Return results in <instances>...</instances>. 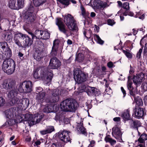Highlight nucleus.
I'll return each instance as SVG.
<instances>
[{"label": "nucleus", "instance_id": "nucleus-1", "mask_svg": "<svg viewBox=\"0 0 147 147\" xmlns=\"http://www.w3.org/2000/svg\"><path fill=\"white\" fill-rule=\"evenodd\" d=\"M44 115L42 113H37L35 114L34 116L31 114H26L25 115L18 114L16 116V120L18 122L20 123L23 121H28L30 126H32L38 123L41 121Z\"/></svg>", "mask_w": 147, "mask_h": 147}, {"label": "nucleus", "instance_id": "nucleus-2", "mask_svg": "<svg viewBox=\"0 0 147 147\" xmlns=\"http://www.w3.org/2000/svg\"><path fill=\"white\" fill-rule=\"evenodd\" d=\"M33 76L35 79L40 78L42 80L47 83L51 82L53 76V71L44 67H39L34 69Z\"/></svg>", "mask_w": 147, "mask_h": 147}, {"label": "nucleus", "instance_id": "nucleus-3", "mask_svg": "<svg viewBox=\"0 0 147 147\" xmlns=\"http://www.w3.org/2000/svg\"><path fill=\"white\" fill-rule=\"evenodd\" d=\"M1 88L7 90H10L8 93V96L10 98L17 96L18 91L16 89V82L12 79L8 78L4 80L1 85Z\"/></svg>", "mask_w": 147, "mask_h": 147}, {"label": "nucleus", "instance_id": "nucleus-4", "mask_svg": "<svg viewBox=\"0 0 147 147\" xmlns=\"http://www.w3.org/2000/svg\"><path fill=\"white\" fill-rule=\"evenodd\" d=\"M61 110L67 112H74L78 104L74 100L66 99L60 103Z\"/></svg>", "mask_w": 147, "mask_h": 147}, {"label": "nucleus", "instance_id": "nucleus-5", "mask_svg": "<svg viewBox=\"0 0 147 147\" xmlns=\"http://www.w3.org/2000/svg\"><path fill=\"white\" fill-rule=\"evenodd\" d=\"M16 63L12 59L5 60L2 65L3 71L8 75H11L14 72L16 68Z\"/></svg>", "mask_w": 147, "mask_h": 147}, {"label": "nucleus", "instance_id": "nucleus-6", "mask_svg": "<svg viewBox=\"0 0 147 147\" xmlns=\"http://www.w3.org/2000/svg\"><path fill=\"white\" fill-rule=\"evenodd\" d=\"M12 53L7 42H0V59H4L10 58Z\"/></svg>", "mask_w": 147, "mask_h": 147}, {"label": "nucleus", "instance_id": "nucleus-7", "mask_svg": "<svg viewBox=\"0 0 147 147\" xmlns=\"http://www.w3.org/2000/svg\"><path fill=\"white\" fill-rule=\"evenodd\" d=\"M64 22L70 30L76 31L78 29V27L74 17L70 14H68L65 16Z\"/></svg>", "mask_w": 147, "mask_h": 147}, {"label": "nucleus", "instance_id": "nucleus-8", "mask_svg": "<svg viewBox=\"0 0 147 147\" xmlns=\"http://www.w3.org/2000/svg\"><path fill=\"white\" fill-rule=\"evenodd\" d=\"M56 24L58 26L60 32L64 34L67 37L71 35L69 31L64 23L62 18H57L56 19Z\"/></svg>", "mask_w": 147, "mask_h": 147}, {"label": "nucleus", "instance_id": "nucleus-9", "mask_svg": "<svg viewBox=\"0 0 147 147\" xmlns=\"http://www.w3.org/2000/svg\"><path fill=\"white\" fill-rule=\"evenodd\" d=\"M11 99L10 103H11L12 105H18V107H20H20L26 108L29 104V100L27 98H23L19 100L17 97V96L13 97Z\"/></svg>", "mask_w": 147, "mask_h": 147}, {"label": "nucleus", "instance_id": "nucleus-10", "mask_svg": "<svg viewBox=\"0 0 147 147\" xmlns=\"http://www.w3.org/2000/svg\"><path fill=\"white\" fill-rule=\"evenodd\" d=\"M36 9L33 6L30 5L27 10L25 16V20L26 22H32L36 19V14L34 13Z\"/></svg>", "mask_w": 147, "mask_h": 147}, {"label": "nucleus", "instance_id": "nucleus-11", "mask_svg": "<svg viewBox=\"0 0 147 147\" xmlns=\"http://www.w3.org/2000/svg\"><path fill=\"white\" fill-rule=\"evenodd\" d=\"M74 78L75 81L79 84L85 82L87 79L86 75L78 68L74 71Z\"/></svg>", "mask_w": 147, "mask_h": 147}, {"label": "nucleus", "instance_id": "nucleus-12", "mask_svg": "<svg viewBox=\"0 0 147 147\" xmlns=\"http://www.w3.org/2000/svg\"><path fill=\"white\" fill-rule=\"evenodd\" d=\"M70 132L68 131L64 130L60 131L58 133V137L60 140L65 142H70V139L69 136Z\"/></svg>", "mask_w": 147, "mask_h": 147}, {"label": "nucleus", "instance_id": "nucleus-13", "mask_svg": "<svg viewBox=\"0 0 147 147\" xmlns=\"http://www.w3.org/2000/svg\"><path fill=\"white\" fill-rule=\"evenodd\" d=\"M25 36H26L25 34H23L18 31L14 33L13 38L14 43L16 44L19 48H23L21 42L20 41L19 39L20 38L23 39V37Z\"/></svg>", "mask_w": 147, "mask_h": 147}, {"label": "nucleus", "instance_id": "nucleus-14", "mask_svg": "<svg viewBox=\"0 0 147 147\" xmlns=\"http://www.w3.org/2000/svg\"><path fill=\"white\" fill-rule=\"evenodd\" d=\"M61 65V62L56 57H54L50 61L49 67L51 69H58Z\"/></svg>", "mask_w": 147, "mask_h": 147}, {"label": "nucleus", "instance_id": "nucleus-15", "mask_svg": "<svg viewBox=\"0 0 147 147\" xmlns=\"http://www.w3.org/2000/svg\"><path fill=\"white\" fill-rule=\"evenodd\" d=\"M52 94L48 98V102H58L59 98V90L57 89L52 90Z\"/></svg>", "mask_w": 147, "mask_h": 147}, {"label": "nucleus", "instance_id": "nucleus-16", "mask_svg": "<svg viewBox=\"0 0 147 147\" xmlns=\"http://www.w3.org/2000/svg\"><path fill=\"white\" fill-rule=\"evenodd\" d=\"M6 117L9 119L14 118L18 114V111L16 107L11 108L5 111Z\"/></svg>", "mask_w": 147, "mask_h": 147}, {"label": "nucleus", "instance_id": "nucleus-17", "mask_svg": "<svg viewBox=\"0 0 147 147\" xmlns=\"http://www.w3.org/2000/svg\"><path fill=\"white\" fill-rule=\"evenodd\" d=\"M135 117L139 119L142 118L146 114L145 109L143 108L136 107L134 110Z\"/></svg>", "mask_w": 147, "mask_h": 147}, {"label": "nucleus", "instance_id": "nucleus-18", "mask_svg": "<svg viewBox=\"0 0 147 147\" xmlns=\"http://www.w3.org/2000/svg\"><path fill=\"white\" fill-rule=\"evenodd\" d=\"M59 46V42H56L55 40H54L52 48V50L50 53L51 56L55 57L57 55Z\"/></svg>", "mask_w": 147, "mask_h": 147}, {"label": "nucleus", "instance_id": "nucleus-19", "mask_svg": "<svg viewBox=\"0 0 147 147\" xmlns=\"http://www.w3.org/2000/svg\"><path fill=\"white\" fill-rule=\"evenodd\" d=\"M112 134L113 137L117 139H118L121 137L122 133L118 127H114L112 128Z\"/></svg>", "mask_w": 147, "mask_h": 147}, {"label": "nucleus", "instance_id": "nucleus-20", "mask_svg": "<svg viewBox=\"0 0 147 147\" xmlns=\"http://www.w3.org/2000/svg\"><path fill=\"white\" fill-rule=\"evenodd\" d=\"M144 77V75L141 73L138 74H136L133 78V80L134 83L136 85H138L142 82V79Z\"/></svg>", "mask_w": 147, "mask_h": 147}, {"label": "nucleus", "instance_id": "nucleus-21", "mask_svg": "<svg viewBox=\"0 0 147 147\" xmlns=\"http://www.w3.org/2000/svg\"><path fill=\"white\" fill-rule=\"evenodd\" d=\"M24 86L25 93H30L32 91V82L30 81L23 82Z\"/></svg>", "mask_w": 147, "mask_h": 147}, {"label": "nucleus", "instance_id": "nucleus-22", "mask_svg": "<svg viewBox=\"0 0 147 147\" xmlns=\"http://www.w3.org/2000/svg\"><path fill=\"white\" fill-rule=\"evenodd\" d=\"M36 99L39 103H43L45 100V98L46 95V93L42 92L39 93H36Z\"/></svg>", "mask_w": 147, "mask_h": 147}, {"label": "nucleus", "instance_id": "nucleus-23", "mask_svg": "<svg viewBox=\"0 0 147 147\" xmlns=\"http://www.w3.org/2000/svg\"><path fill=\"white\" fill-rule=\"evenodd\" d=\"M77 130L80 132L81 133L87 136V133L86 129L84 127L83 121H81L80 123H78L77 127Z\"/></svg>", "mask_w": 147, "mask_h": 147}, {"label": "nucleus", "instance_id": "nucleus-24", "mask_svg": "<svg viewBox=\"0 0 147 147\" xmlns=\"http://www.w3.org/2000/svg\"><path fill=\"white\" fill-rule=\"evenodd\" d=\"M129 123L131 128L136 129L138 130V127L141 125L140 122L137 120H133L131 119Z\"/></svg>", "mask_w": 147, "mask_h": 147}, {"label": "nucleus", "instance_id": "nucleus-25", "mask_svg": "<svg viewBox=\"0 0 147 147\" xmlns=\"http://www.w3.org/2000/svg\"><path fill=\"white\" fill-rule=\"evenodd\" d=\"M121 117L125 121H130L131 120V118L129 109L125 110L123 111L121 114Z\"/></svg>", "mask_w": 147, "mask_h": 147}, {"label": "nucleus", "instance_id": "nucleus-26", "mask_svg": "<svg viewBox=\"0 0 147 147\" xmlns=\"http://www.w3.org/2000/svg\"><path fill=\"white\" fill-rule=\"evenodd\" d=\"M2 36L5 40L9 42L11 41L13 38L12 34L10 32H4L2 35Z\"/></svg>", "mask_w": 147, "mask_h": 147}, {"label": "nucleus", "instance_id": "nucleus-27", "mask_svg": "<svg viewBox=\"0 0 147 147\" xmlns=\"http://www.w3.org/2000/svg\"><path fill=\"white\" fill-rule=\"evenodd\" d=\"M87 49L86 48L81 47H79L78 51V53L77 57H76V58L78 60H80V57L81 56L82 59H83L84 57V55L86 52Z\"/></svg>", "mask_w": 147, "mask_h": 147}, {"label": "nucleus", "instance_id": "nucleus-28", "mask_svg": "<svg viewBox=\"0 0 147 147\" xmlns=\"http://www.w3.org/2000/svg\"><path fill=\"white\" fill-rule=\"evenodd\" d=\"M26 36L24 37L23 39L25 38V43L23 47H26L30 46L32 44L33 42V40L30 37H29L28 35L25 34Z\"/></svg>", "mask_w": 147, "mask_h": 147}, {"label": "nucleus", "instance_id": "nucleus-29", "mask_svg": "<svg viewBox=\"0 0 147 147\" xmlns=\"http://www.w3.org/2000/svg\"><path fill=\"white\" fill-rule=\"evenodd\" d=\"M34 57L37 61H40L42 58L41 51L40 50H36L34 53Z\"/></svg>", "mask_w": 147, "mask_h": 147}, {"label": "nucleus", "instance_id": "nucleus-30", "mask_svg": "<svg viewBox=\"0 0 147 147\" xmlns=\"http://www.w3.org/2000/svg\"><path fill=\"white\" fill-rule=\"evenodd\" d=\"M105 140L106 142L109 143L112 146H113L116 143V141L111 138L109 135H106L105 138Z\"/></svg>", "mask_w": 147, "mask_h": 147}, {"label": "nucleus", "instance_id": "nucleus-31", "mask_svg": "<svg viewBox=\"0 0 147 147\" xmlns=\"http://www.w3.org/2000/svg\"><path fill=\"white\" fill-rule=\"evenodd\" d=\"M42 108V111L45 113H48L53 111V106L51 105L47 104L44 106Z\"/></svg>", "mask_w": 147, "mask_h": 147}, {"label": "nucleus", "instance_id": "nucleus-32", "mask_svg": "<svg viewBox=\"0 0 147 147\" xmlns=\"http://www.w3.org/2000/svg\"><path fill=\"white\" fill-rule=\"evenodd\" d=\"M16 0H10L9 2V6L11 9H17Z\"/></svg>", "mask_w": 147, "mask_h": 147}, {"label": "nucleus", "instance_id": "nucleus-33", "mask_svg": "<svg viewBox=\"0 0 147 147\" xmlns=\"http://www.w3.org/2000/svg\"><path fill=\"white\" fill-rule=\"evenodd\" d=\"M47 0H33V3L36 7L42 5L46 2Z\"/></svg>", "mask_w": 147, "mask_h": 147}, {"label": "nucleus", "instance_id": "nucleus-34", "mask_svg": "<svg viewBox=\"0 0 147 147\" xmlns=\"http://www.w3.org/2000/svg\"><path fill=\"white\" fill-rule=\"evenodd\" d=\"M83 33L84 37L87 39L90 38L91 36H92V32L90 30H84L83 31Z\"/></svg>", "mask_w": 147, "mask_h": 147}, {"label": "nucleus", "instance_id": "nucleus-35", "mask_svg": "<svg viewBox=\"0 0 147 147\" xmlns=\"http://www.w3.org/2000/svg\"><path fill=\"white\" fill-rule=\"evenodd\" d=\"M146 140H147V134L143 133L140 136L138 141L140 143H144L145 141Z\"/></svg>", "mask_w": 147, "mask_h": 147}, {"label": "nucleus", "instance_id": "nucleus-36", "mask_svg": "<svg viewBox=\"0 0 147 147\" xmlns=\"http://www.w3.org/2000/svg\"><path fill=\"white\" fill-rule=\"evenodd\" d=\"M41 39L46 40L48 39L50 37V34L49 32L46 31L42 30Z\"/></svg>", "mask_w": 147, "mask_h": 147}, {"label": "nucleus", "instance_id": "nucleus-37", "mask_svg": "<svg viewBox=\"0 0 147 147\" xmlns=\"http://www.w3.org/2000/svg\"><path fill=\"white\" fill-rule=\"evenodd\" d=\"M42 30H36L35 32L34 38L38 39H41Z\"/></svg>", "mask_w": 147, "mask_h": 147}, {"label": "nucleus", "instance_id": "nucleus-38", "mask_svg": "<svg viewBox=\"0 0 147 147\" xmlns=\"http://www.w3.org/2000/svg\"><path fill=\"white\" fill-rule=\"evenodd\" d=\"M94 37L95 40L100 45H103L104 43V41L102 40L99 36L97 34H94Z\"/></svg>", "mask_w": 147, "mask_h": 147}, {"label": "nucleus", "instance_id": "nucleus-39", "mask_svg": "<svg viewBox=\"0 0 147 147\" xmlns=\"http://www.w3.org/2000/svg\"><path fill=\"white\" fill-rule=\"evenodd\" d=\"M100 0L94 1L93 2V4H92V7L94 9H100Z\"/></svg>", "mask_w": 147, "mask_h": 147}, {"label": "nucleus", "instance_id": "nucleus-40", "mask_svg": "<svg viewBox=\"0 0 147 147\" xmlns=\"http://www.w3.org/2000/svg\"><path fill=\"white\" fill-rule=\"evenodd\" d=\"M134 101L136 102V104L139 106H142L143 105L142 99L141 98L138 96L136 98H135Z\"/></svg>", "mask_w": 147, "mask_h": 147}, {"label": "nucleus", "instance_id": "nucleus-41", "mask_svg": "<svg viewBox=\"0 0 147 147\" xmlns=\"http://www.w3.org/2000/svg\"><path fill=\"white\" fill-rule=\"evenodd\" d=\"M23 82L20 83L18 88V90L20 92L25 93Z\"/></svg>", "mask_w": 147, "mask_h": 147}, {"label": "nucleus", "instance_id": "nucleus-42", "mask_svg": "<svg viewBox=\"0 0 147 147\" xmlns=\"http://www.w3.org/2000/svg\"><path fill=\"white\" fill-rule=\"evenodd\" d=\"M17 4V8H22L24 6V0H18Z\"/></svg>", "mask_w": 147, "mask_h": 147}, {"label": "nucleus", "instance_id": "nucleus-43", "mask_svg": "<svg viewBox=\"0 0 147 147\" xmlns=\"http://www.w3.org/2000/svg\"><path fill=\"white\" fill-rule=\"evenodd\" d=\"M61 3L64 5L67 6L69 4L70 0H57Z\"/></svg>", "mask_w": 147, "mask_h": 147}, {"label": "nucleus", "instance_id": "nucleus-44", "mask_svg": "<svg viewBox=\"0 0 147 147\" xmlns=\"http://www.w3.org/2000/svg\"><path fill=\"white\" fill-rule=\"evenodd\" d=\"M48 134L51 133L55 130L54 126H49L47 127L46 129Z\"/></svg>", "mask_w": 147, "mask_h": 147}, {"label": "nucleus", "instance_id": "nucleus-45", "mask_svg": "<svg viewBox=\"0 0 147 147\" xmlns=\"http://www.w3.org/2000/svg\"><path fill=\"white\" fill-rule=\"evenodd\" d=\"M122 51L123 53L128 58L131 59L132 57V55L129 52L124 50H122Z\"/></svg>", "mask_w": 147, "mask_h": 147}, {"label": "nucleus", "instance_id": "nucleus-46", "mask_svg": "<svg viewBox=\"0 0 147 147\" xmlns=\"http://www.w3.org/2000/svg\"><path fill=\"white\" fill-rule=\"evenodd\" d=\"M122 7H123L124 9H125L127 11L129 10V2H124L123 5Z\"/></svg>", "mask_w": 147, "mask_h": 147}, {"label": "nucleus", "instance_id": "nucleus-47", "mask_svg": "<svg viewBox=\"0 0 147 147\" xmlns=\"http://www.w3.org/2000/svg\"><path fill=\"white\" fill-rule=\"evenodd\" d=\"M100 4V9L104 8L107 5L106 3L100 1H99Z\"/></svg>", "mask_w": 147, "mask_h": 147}, {"label": "nucleus", "instance_id": "nucleus-48", "mask_svg": "<svg viewBox=\"0 0 147 147\" xmlns=\"http://www.w3.org/2000/svg\"><path fill=\"white\" fill-rule=\"evenodd\" d=\"M25 30L31 36L32 39L33 40L34 38V34L32 32L31 30L27 29H25Z\"/></svg>", "mask_w": 147, "mask_h": 147}, {"label": "nucleus", "instance_id": "nucleus-49", "mask_svg": "<svg viewBox=\"0 0 147 147\" xmlns=\"http://www.w3.org/2000/svg\"><path fill=\"white\" fill-rule=\"evenodd\" d=\"M92 89H94V87L89 86L86 89V92L88 95L90 96L91 94Z\"/></svg>", "mask_w": 147, "mask_h": 147}, {"label": "nucleus", "instance_id": "nucleus-50", "mask_svg": "<svg viewBox=\"0 0 147 147\" xmlns=\"http://www.w3.org/2000/svg\"><path fill=\"white\" fill-rule=\"evenodd\" d=\"M136 16V18H138L139 19L143 20L144 18L145 15L144 14H143L141 15V12H138Z\"/></svg>", "mask_w": 147, "mask_h": 147}, {"label": "nucleus", "instance_id": "nucleus-51", "mask_svg": "<svg viewBox=\"0 0 147 147\" xmlns=\"http://www.w3.org/2000/svg\"><path fill=\"white\" fill-rule=\"evenodd\" d=\"M143 48V47H142L141 48H140L139 49L138 52L137 53L136 57L137 58L140 59V58L141 57V55L142 52Z\"/></svg>", "mask_w": 147, "mask_h": 147}, {"label": "nucleus", "instance_id": "nucleus-52", "mask_svg": "<svg viewBox=\"0 0 147 147\" xmlns=\"http://www.w3.org/2000/svg\"><path fill=\"white\" fill-rule=\"evenodd\" d=\"M5 100L2 97L0 96V107L3 106L5 104Z\"/></svg>", "mask_w": 147, "mask_h": 147}, {"label": "nucleus", "instance_id": "nucleus-53", "mask_svg": "<svg viewBox=\"0 0 147 147\" xmlns=\"http://www.w3.org/2000/svg\"><path fill=\"white\" fill-rule=\"evenodd\" d=\"M132 82L129 80L127 82V87L129 90H132L133 88L132 86Z\"/></svg>", "mask_w": 147, "mask_h": 147}, {"label": "nucleus", "instance_id": "nucleus-54", "mask_svg": "<svg viewBox=\"0 0 147 147\" xmlns=\"http://www.w3.org/2000/svg\"><path fill=\"white\" fill-rule=\"evenodd\" d=\"M107 24L109 25L112 26L115 24V22L114 20L109 19L107 20Z\"/></svg>", "mask_w": 147, "mask_h": 147}, {"label": "nucleus", "instance_id": "nucleus-55", "mask_svg": "<svg viewBox=\"0 0 147 147\" xmlns=\"http://www.w3.org/2000/svg\"><path fill=\"white\" fill-rule=\"evenodd\" d=\"M129 93L130 94L131 96V98H132V96L134 98V99H135V98H136L138 96H136V95L135 94V92H134L132 90H129Z\"/></svg>", "mask_w": 147, "mask_h": 147}, {"label": "nucleus", "instance_id": "nucleus-56", "mask_svg": "<svg viewBox=\"0 0 147 147\" xmlns=\"http://www.w3.org/2000/svg\"><path fill=\"white\" fill-rule=\"evenodd\" d=\"M107 66L109 68H111L112 67H113L115 66L114 65L113 63L111 61H110V62H108L107 63Z\"/></svg>", "mask_w": 147, "mask_h": 147}, {"label": "nucleus", "instance_id": "nucleus-57", "mask_svg": "<svg viewBox=\"0 0 147 147\" xmlns=\"http://www.w3.org/2000/svg\"><path fill=\"white\" fill-rule=\"evenodd\" d=\"M24 54L21 52H19L18 54V56L20 58L21 60H23L25 59L23 57Z\"/></svg>", "mask_w": 147, "mask_h": 147}, {"label": "nucleus", "instance_id": "nucleus-58", "mask_svg": "<svg viewBox=\"0 0 147 147\" xmlns=\"http://www.w3.org/2000/svg\"><path fill=\"white\" fill-rule=\"evenodd\" d=\"M36 91L39 93L40 92H42L43 90V89L40 87H36Z\"/></svg>", "mask_w": 147, "mask_h": 147}, {"label": "nucleus", "instance_id": "nucleus-59", "mask_svg": "<svg viewBox=\"0 0 147 147\" xmlns=\"http://www.w3.org/2000/svg\"><path fill=\"white\" fill-rule=\"evenodd\" d=\"M95 144V142L94 140H92L90 142V144L88 147H93Z\"/></svg>", "mask_w": 147, "mask_h": 147}, {"label": "nucleus", "instance_id": "nucleus-60", "mask_svg": "<svg viewBox=\"0 0 147 147\" xmlns=\"http://www.w3.org/2000/svg\"><path fill=\"white\" fill-rule=\"evenodd\" d=\"M41 143V142L40 140H38L34 142V146H38V145H40Z\"/></svg>", "mask_w": 147, "mask_h": 147}, {"label": "nucleus", "instance_id": "nucleus-61", "mask_svg": "<svg viewBox=\"0 0 147 147\" xmlns=\"http://www.w3.org/2000/svg\"><path fill=\"white\" fill-rule=\"evenodd\" d=\"M40 133L42 135H43L48 134L46 129L41 131H40Z\"/></svg>", "mask_w": 147, "mask_h": 147}, {"label": "nucleus", "instance_id": "nucleus-62", "mask_svg": "<svg viewBox=\"0 0 147 147\" xmlns=\"http://www.w3.org/2000/svg\"><path fill=\"white\" fill-rule=\"evenodd\" d=\"M81 9L82 10V15L83 16H85L86 14V11L84 7H81Z\"/></svg>", "mask_w": 147, "mask_h": 147}, {"label": "nucleus", "instance_id": "nucleus-63", "mask_svg": "<svg viewBox=\"0 0 147 147\" xmlns=\"http://www.w3.org/2000/svg\"><path fill=\"white\" fill-rule=\"evenodd\" d=\"M100 94V91L96 89L94 94H95V96H98Z\"/></svg>", "mask_w": 147, "mask_h": 147}, {"label": "nucleus", "instance_id": "nucleus-64", "mask_svg": "<svg viewBox=\"0 0 147 147\" xmlns=\"http://www.w3.org/2000/svg\"><path fill=\"white\" fill-rule=\"evenodd\" d=\"M121 90L123 94V97H124L126 95V91L124 89L123 87H121Z\"/></svg>", "mask_w": 147, "mask_h": 147}]
</instances>
